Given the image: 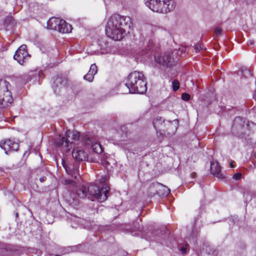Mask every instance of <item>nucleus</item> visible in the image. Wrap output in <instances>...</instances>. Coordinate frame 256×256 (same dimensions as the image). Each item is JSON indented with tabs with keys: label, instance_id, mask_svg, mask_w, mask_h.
Wrapping results in <instances>:
<instances>
[{
	"label": "nucleus",
	"instance_id": "nucleus-11",
	"mask_svg": "<svg viewBox=\"0 0 256 256\" xmlns=\"http://www.w3.org/2000/svg\"><path fill=\"white\" fill-rule=\"evenodd\" d=\"M210 172L213 176L218 178L222 179L224 178V174L221 172L220 167L216 161L212 160L211 162Z\"/></svg>",
	"mask_w": 256,
	"mask_h": 256
},
{
	"label": "nucleus",
	"instance_id": "nucleus-32",
	"mask_svg": "<svg viewBox=\"0 0 256 256\" xmlns=\"http://www.w3.org/2000/svg\"><path fill=\"white\" fill-rule=\"evenodd\" d=\"M71 182V181L70 180H66V184H69Z\"/></svg>",
	"mask_w": 256,
	"mask_h": 256
},
{
	"label": "nucleus",
	"instance_id": "nucleus-29",
	"mask_svg": "<svg viewBox=\"0 0 256 256\" xmlns=\"http://www.w3.org/2000/svg\"><path fill=\"white\" fill-rule=\"evenodd\" d=\"M102 164L104 166H106V164H108V162L106 161V160H102Z\"/></svg>",
	"mask_w": 256,
	"mask_h": 256
},
{
	"label": "nucleus",
	"instance_id": "nucleus-31",
	"mask_svg": "<svg viewBox=\"0 0 256 256\" xmlns=\"http://www.w3.org/2000/svg\"><path fill=\"white\" fill-rule=\"evenodd\" d=\"M249 44H251V45L253 44H254V40H250V41H249Z\"/></svg>",
	"mask_w": 256,
	"mask_h": 256
},
{
	"label": "nucleus",
	"instance_id": "nucleus-23",
	"mask_svg": "<svg viewBox=\"0 0 256 256\" xmlns=\"http://www.w3.org/2000/svg\"><path fill=\"white\" fill-rule=\"evenodd\" d=\"M94 77V76L91 73H88L84 76V80L90 82L93 80Z\"/></svg>",
	"mask_w": 256,
	"mask_h": 256
},
{
	"label": "nucleus",
	"instance_id": "nucleus-5",
	"mask_svg": "<svg viewBox=\"0 0 256 256\" xmlns=\"http://www.w3.org/2000/svg\"><path fill=\"white\" fill-rule=\"evenodd\" d=\"M10 85L5 80H0V106L5 108L10 106L12 102L13 98L10 92Z\"/></svg>",
	"mask_w": 256,
	"mask_h": 256
},
{
	"label": "nucleus",
	"instance_id": "nucleus-10",
	"mask_svg": "<svg viewBox=\"0 0 256 256\" xmlns=\"http://www.w3.org/2000/svg\"><path fill=\"white\" fill-rule=\"evenodd\" d=\"M155 62L159 64L170 66H171V58L168 54L164 53L156 55Z\"/></svg>",
	"mask_w": 256,
	"mask_h": 256
},
{
	"label": "nucleus",
	"instance_id": "nucleus-4",
	"mask_svg": "<svg viewBox=\"0 0 256 256\" xmlns=\"http://www.w3.org/2000/svg\"><path fill=\"white\" fill-rule=\"evenodd\" d=\"M126 86L128 92L144 94L146 91V84L144 74L134 71L131 72L128 77Z\"/></svg>",
	"mask_w": 256,
	"mask_h": 256
},
{
	"label": "nucleus",
	"instance_id": "nucleus-19",
	"mask_svg": "<svg viewBox=\"0 0 256 256\" xmlns=\"http://www.w3.org/2000/svg\"><path fill=\"white\" fill-rule=\"evenodd\" d=\"M242 74L243 76L246 78L250 77L252 76V72L250 71V70H249L246 68H244L242 69Z\"/></svg>",
	"mask_w": 256,
	"mask_h": 256
},
{
	"label": "nucleus",
	"instance_id": "nucleus-9",
	"mask_svg": "<svg viewBox=\"0 0 256 256\" xmlns=\"http://www.w3.org/2000/svg\"><path fill=\"white\" fill-rule=\"evenodd\" d=\"M0 146L4 150L6 154H8V152L11 150L16 151L18 148V144L10 140L1 142Z\"/></svg>",
	"mask_w": 256,
	"mask_h": 256
},
{
	"label": "nucleus",
	"instance_id": "nucleus-13",
	"mask_svg": "<svg viewBox=\"0 0 256 256\" xmlns=\"http://www.w3.org/2000/svg\"><path fill=\"white\" fill-rule=\"evenodd\" d=\"M158 186V195L162 196H168L170 193V190L166 186L158 182L156 184Z\"/></svg>",
	"mask_w": 256,
	"mask_h": 256
},
{
	"label": "nucleus",
	"instance_id": "nucleus-3",
	"mask_svg": "<svg viewBox=\"0 0 256 256\" xmlns=\"http://www.w3.org/2000/svg\"><path fill=\"white\" fill-rule=\"evenodd\" d=\"M110 191V188L104 186L101 190L95 185H90L88 188L82 186V188L77 190L76 195L80 198H84L86 197L94 201L97 200L100 202L105 201L108 198L107 194Z\"/></svg>",
	"mask_w": 256,
	"mask_h": 256
},
{
	"label": "nucleus",
	"instance_id": "nucleus-30",
	"mask_svg": "<svg viewBox=\"0 0 256 256\" xmlns=\"http://www.w3.org/2000/svg\"><path fill=\"white\" fill-rule=\"evenodd\" d=\"M191 176H192V178H194L196 176V173H194V172H193V173H192V174H191Z\"/></svg>",
	"mask_w": 256,
	"mask_h": 256
},
{
	"label": "nucleus",
	"instance_id": "nucleus-1",
	"mask_svg": "<svg viewBox=\"0 0 256 256\" xmlns=\"http://www.w3.org/2000/svg\"><path fill=\"white\" fill-rule=\"evenodd\" d=\"M132 26L130 17L115 14L109 18L106 26V34L110 38L120 40L130 32Z\"/></svg>",
	"mask_w": 256,
	"mask_h": 256
},
{
	"label": "nucleus",
	"instance_id": "nucleus-2",
	"mask_svg": "<svg viewBox=\"0 0 256 256\" xmlns=\"http://www.w3.org/2000/svg\"><path fill=\"white\" fill-rule=\"evenodd\" d=\"M60 140L56 142L58 146L66 152H68L73 148L72 155L77 160H85L87 159L86 154L82 150H79L76 146H82V142L80 139V134L74 130L67 131L64 136L60 137Z\"/></svg>",
	"mask_w": 256,
	"mask_h": 256
},
{
	"label": "nucleus",
	"instance_id": "nucleus-18",
	"mask_svg": "<svg viewBox=\"0 0 256 256\" xmlns=\"http://www.w3.org/2000/svg\"><path fill=\"white\" fill-rule=\"evenodd\" d=\"M164 122V120L160 117H158L154 119L153 121V125L156 129L162 125Z\"/></svg>",
	"mask_w": 256,
	"mask_h": 256
},
{
	"label": "nucleus",
	"instance_id": "nucleus-37",
	"mask_svg": "<svg viewBox=\"0 0 256 256\" xmlns=\"http://www.w3.org/2000/svg\"><path fill=\"white\" fill-rule=\"evenodd\" d=\"M185 50V48H182V51H184Z\"/></svg>",
	"mask_w": 256,
	"mask_h": 256
},
{
	"label": "nucleus",
	"instance_id": "nucleus-12",
	"mask_svg": "<svg viewBox=\"0 0 256 256\" xmlns=\"http://www.w3.org/2000/svg\"><path fill=\"white\" fill-rule=\"evenodd\" d=\"M162 14H167L176 8V2L174 0L162 1Z\"/></svg>",
	"mask_w": 256,
	"mask_h": 256
},
{
	"label": "nucleus",
	"instance_id": "nucleus-24",
	"mask_svg": "<svg viewBox=\"0 0 256 256\" xmlns=\"http://www.w3.org/2000/svg\"><path fill=\"white\" fill-rule=\"evenodd\" d=\"M182 99L184 100L187 101L190 99V95L186 93H184L182 94Z\"/></svg>",
	"mask_w": 256,
	"mask_h": 256
},
{
	"label": "nucleus",
	"instance_id": "nucleus-15",
	"mask_svg": "<svg viewBox=\"0 0 256 256\" xmlns=\"http://www.w3.org/2000/svg\"><path fill=\"white\" fill-rule=\"evenodd\" d=\"M62 164L67 174L72 175L74 168L72 164H67L64 160H62Z\"/></svg>",
	"mask_w": 256,
	"mask_h": 256
},
{
	"label": "nucleus",
	"instance_id": "nucleus-8",
	"mask_svg": "<svg viewBox=\"0 0 256 256\" xmlns=\"http://www.w3.org/2000/svg\"><path fill=\"white\" fill-rule=\"evenodd\" d=\"M144 4L152 12L162 14V1L160 0H145Z\"/></svg>",
	"mask_w": 256,
	"mask_h": 256
},
{
	"label": "nucleus",
	"instance_id": "nucleus-7",
	"mask_svg": "<svg viewBox=\"0 0 256 256\" xmlns=\"http://www.w3.org/2000/svg\"><path fill=\"white\" fill-rule=\"evenodd\" d=\"M30 56L26 51V46L24 44L22 45L16 52L14 58L20 64H22L30 58Z\"/></svg>",
	"mask_w": 256,
	"mask_h": 256
},
{
	"label": "nucleus",
	"instance_id": "nucleus-14",
	"mask_svg": "<svg viewBox=\"0 0 256 256\" xmlns=\"http://www.w3.org/2000/svg\"><path fill=\"white\" fill-rule=\"evenodd\" d=\"M156 184H158V182H156L152 184L148 190V194L150 197H152L156 194H158V186Z\"/></svg>",
	"mask_w": 256,
	"mask_h": 256
},
{
	"label": "nucleus",
	"instance_id": "nucleus-28",
	"mask_svg": "<svg viewBox=\"0 0 256 256\" xmlns=\"http://www.w3.org/2000/svg\"><path fill=\"white\" fill-rule=\"evenodd\" d=\"M188 250V248L186 247H182L180 248V250L182 251V254H186V252Z\"/></svg>",
	"mask_w": 256,
	"mask_h": 256
},
{
	"label": "nucleus",
	"instance_id": "nucleus-36",
	"mask_svg": "<svg viewBox=\"0 0 256 256\" xmlns=\"http://www.w3.org/2000/svg\"><path fill=\"white\" fill-rule=\"evenodd\" d=\"M230 166H231L232 168H234V165H233L232 163H231V164H230Z\"/></svg>",
	"mask_w": 256,
	"mask_h": 256
},
{
	"label": "nucleus",
	"instance_id": "nucleus-6",
	"mask_svg": "<svg viewBox=\"0 0 256 256\" xmlns=\"http://www.w3.org/2000/svg\"><path fill=\"white\" fill-rule=\"evenodd\" d=\"M48 27L50 30H54L62 33L71 32V26L65 20L56 18H52L47 22Z\"/></svg>",
	"mask_w": 256,
	"mask_h": 256
},
{
	"label": "nucleus",
	"instance_id": "nucleus-27",
	"mask_svg": "<svg viewBox=\"0 0 256 256\" xmlns=\"http://www.w3.org/2000/svg\"><path fill=\"white\" fill-rule=\"evenodd\" d=\"M242 174L240 173H236L233 176V178L236 180H238L241 178Z\"/></svg>",
	"mask_w": 256,
	"mask_h": 256
},
{
	"label": "nucleus",
	"instance_id": "nucleus-17",
	"mask_svg": "<svg viewBox=\"0 0 256 256\" xmlns=\"http://www.w3.org/2000/svg\"><path fill=\"white\" fill-rule=\"evenodd\" d=\"M68 202H69L70 204L74 206H76L79 204V200L76 197L75 194H70V197L68 200Z\"/></svg>",
	"mask_w": 256,
	"mask_h": 256
},
{
	"label": "nucleus",
	"instance_id": "nucleus-16",
	"mask_svg": "<svg viewBox=\"0 0 256 256\" xmlns=\"http://www.w3.org/2000/svg\"><path fill=\"white\" fill-rule=\"evenodd\" d=\"M92 148L93 150L96 154L101 153L103 150L101 144L98 142H94L92 144Z\"/></svg>",
	"mask_w": 256,
	"mask_h": 256
},
{
	"label": "nucleus",
	"instance_id": "nucleus-33",
	"mask_svg": "<svg viewBox=\"0 0 256 256\" xmlns=\"http://www.w3.org/2000/svg\"><path fill=\"white\" fill-rule=\"evenodd\" d=\"M254 98L256 99V90L254 92Z\"/></svg>",
	"mask_w": 256,
	"mask_h": 256
},
{
	"label": "nucleus",
	"instance_id": "nucleus-25",
	"mask_svg": "<svg viewBox=\"0 0 256 256\" xmlns=\"http://www.w3.org/2000/svg\"><path fill=\"white\" fill-rule=\"evenodd\" d=\"M106 176H100V178H98V180L100 182V183H104L106 180Z\"/></svg>",
	"mask_w": 256,
	"mask_h": 256
},
{
	"label": "nucleus",
	"instance_id": "nucleus-34",
	"mask_svg": "<svg viewBox=\"0 0 256 256\" xmlns=\"http://www.w3.org/2000/svg\"><path fill=\"white\" fill-rule=\"evenodd\" d=\"M40 182H44V177H43V178H40Z\"/></svg>",
	"mask_w": 256,
	"mask_h": 256
},
{
	"label": "nucleus",
	"instance_id": "nucleus-38",
	"mask_svg": "<svg viewBox=\"0 0 256 256\" xmlns=\"http://www.w3.org/2000/svg\"><path fill=\"white\" fill-rule=\"evenodd\" d=\"M72 227L74 228L75 227L73 224L72 225Z\"/></svg>",
	"mask_w": 256,
	"mask_h": 256
},
{
	"label": "nucleus",
	"instance_id": "nucleus-26",
	"mask_svg": "<svg viewBox=\"0 0 256 256\" xmlns=\"http://www.w3.org/2000/svg\"><path fill=\"white\" fill-rule=\"evenodd\" d=\"M222 29L220 28H216L214 30V34L216 35L219 36L221 34Z\"/></svg>",
	"mask_w": 256,
	"mask_h": 256
},
{
	"label": "nucleus",
	"instance_id": "nucleus-22",
	"mask_svg": "<svg viewBox=\"0 0 256 256\" xmlns=\"http://www.w3.org/2000/svg\"><path fill=\"white\" fill-rule=\"evenodd\" d=\"M194 49L196 52H200L201 50H205L206 48L204 47V45L202 44L198 43L195 45Z\"/></svg>",
	"mask_w": 256,
	"mask_h": 256
},
{
	"label": "nucleus",
	"instance_id": "nucleus-21",
	"mask_svg": "<svg viewBox=\"0 0 256 256\" xmlns=\"http://www.w3.org/2000/svg\"><path fill=\"white\" fill-rule=\"evenodd\" d=\"M172 89H173L174 90V91L177 90L179 88H180V82H179L178 80H174L172 82Z\"/></svg>",
	"mask_w": 256,
	"mask_h": 256
},
{
	"label": "nucleus",
	"instance_id": "nucleus-35",
	"mask_svg": "<svg viewBox=\"0 0 256 256\" xmlns=\"http://www.w3.org/2000/svg\"><path fill=\"white\" fill-rule=\"evenodd\" d=\"M75 220L78 222L80 221V218H75Z\"/></svg>",
	"mask_w": 256,
	"mask_h": 256
},
{
	"label": "nucleus",
	"instance_id": "nucleus-20",
	"mask_svg": "<svg viewBox=\"0 0 256 256\" xmlns=\"http://www.w3.org/2000/svg\"><path fill=\"white\" fill-rule=\"evenodd\" d=\"M97 67L95 64L91 65L90 69L88 73H91L94 76L97 73Z\"/></svg>",
	"mask_w": 256,
	"mask_h": 256
}]
</instances>
